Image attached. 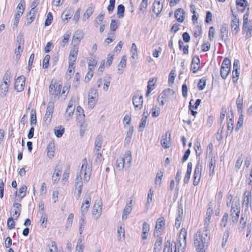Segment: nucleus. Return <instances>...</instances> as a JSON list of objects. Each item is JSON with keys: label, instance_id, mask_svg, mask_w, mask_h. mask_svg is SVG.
<instances>
[{"label": "nucleus", "instance_id": "nucleus-3", "mask_svg": "<svg viewBox=\"0 0 252 252\" xmlns=\"http://www.w3.org/2000/svg\"><path fill=\"white\" fill-rule=\"evenodd\" d=\"M173 94V90L171 89H165L158 96V101L159 105L163 106L164 104L171 99Z\"/></svg>", "mask_w": 252, "mask_h": 252}, {"label": "nucleus", "instance_id": "nucleus-43", "mask_svg": "<svg viewBox=\"0 0 252 252\" xmlns=\"http://www.w3.org/2000/svg\"><path fill=\"white\" fill-rule=\"evenodd\" d=\"M221 67L231 68V62L230 60L227 58H225L222 61Z\"/></svg>", "mask_w": 252, "mask_h": 252}, {"label": "nucleus", "instance_id": "nucleus-10", "mask_svg": "<svg viewBox=\"0 0 252 252\" xmlns=\"http://www.w3.org/2000/svg\"><path fill=\"white\" fill-rule=\"evenodd\" d=\"M228 29L226 24H223L220 27V37L221 41H224L225 43H226L228 38Z\"/></svg>", "mask_w": 252, "mask_h": 252}, {"label": "nucleus", "instance_id": "nucleus-26", "mask_svg": "<svg viewBox=\"0 0 252 252\" xmlns=\"http://www.w3.org/2000/svg\"><path fill=\"white\" fill-rule=\"evenodd\" d=\"M211 219V216H206V217L205 219V222H204V225H205V228L204 230L203 231V233L202 234V235H205V236H208V235L210 236L211 234L210 233V230L208 229V226L210 222Z\"/></svg>", "mask_w": 252, "mask_h": 252}, {"label": "nucleus", "instance_id": "nucleus-15", "mask_svg": "<svg viewBox=\"0 0 252 252\" xmlns=\"http://www.w3.org/2000/svg\"><path fill=\"white\" fill-rule=\"evenodd\" d=\"M171 133L167 132L162 135L160 143L164 148H168L171 145L170 139Z\"/></svg>", "mask_w": 252, "mask_h": 252}, {"label": "nucleus", "instance_id": "nucleus-14", "mask_svg": "<svg viewBox=\"0 0 252 252\" xmlns=\"http://www.w3.org/2000/svg\"><path fill=\"white\" fill-rule=\"evenodd\" d=\"M102 202L100 200L95 201L93 209V215L94 218L97 219L101 215L102 212L101 209Z\"/></svg>", "mask_w": 252, "mask_h": 252}, {"label": "nucleus", "instance_id": "nucleus-49", "mask_svg": "<svg viewBox=\"0 0 252 252\" xmlns=\"http://www.w3.org/2000/svg\"><path fill=\"white\" fill-rule=\"evenodd\" d=\"M30 122L31 125H35L36 124V116L35 110H32L31 111Z\"/></svg>", "mask_w": 252, "mask_h": 252}, {"label": "nucleus", "instance_id": "nucleus-23", "mask_svg": "<svg viewBox=\"0 0 252 252\" xmlns=\"http://www.w3.org/2000/svg\"><path fill=\"white\" fill-rule=\"evenodd\" d=\"M83 33L80 31L75 32L73 36L72 43L78 44L83 38Z\"/></svg>", "mask_w": 252, "mask_h": 252}, {"label": "nucleus", "instance_id": "nucleus-30", "mask_svg": "<svg viewBox=\"0 0 252 252\" xmlns=\"http://www.w3.org/2000/svg\"><path fill=\"white\" fill-rule=\"evenodd\" d=\"M243 97H241L239 94L238 98L236 100V105L238 109V112L240 113H242L243 109Z\"/></svg>", "mask_w": 252, "mask_h": 252}, {"label": "nucleus", "instance_id": "nucleus-13", "mask_svg": "<svg viewBox=\"0 0 252 252\" xmlns=\"http://www.w3.org/2000/svg\"><path fill=\"white\" fill-rule=\"evenodd\" d=\"M25 78L22 75L17 78L15 82V89L17 92H20L24 90Z\"/></svg>", "mask_w": 252, "mask_h": 252}, {"label": "nucleus", "instance_id": "nucleus-62", "mask_svg": "<svg viewBox=\"0 0 252 252\" xmlns=\"http://www.w3.org/2000/svg\"><path fill=\"white\" fill-rule=\"evenodd\" d=\"M70 37V33H66L63 35V38L62 40L61 46H64L68 42V39Z\"/></svg>", "mask_w": 252, "mask_h": 252}, {"label": "nucleus", "instance_id": "nucleus-4", "mask_svg": "<svg viewBox=\"0 0 252 252\" xmlns=\"http://www.w3.org/2000/svg\"><path fill=\"white\" fill-rule=\"evenodd\" d=\"M196 237L194 240V245L197 252H205L209 237Z\"/></svg>", "mask_w": 252, "mask_h": 252}, {"label": "nucleus", "instance_id": "nucleus-56", "mask_svg": "<svg viewBox=\"0 0 252 252\" xmlns=\"http://www.w3.org/2000/svg\"><path fill=\"white\" fill-rule=\"evenodd\" d=\"M148 0H142L140 5L139 9L144 13L147 9Z\"/></svg>", "mask_w": 252, "mask_h": 252}, {"label": "nucleus", "instance_id": "nucleus-48", "mask_svg": "<svg viewBox=\"0 0 252 252\" xmlns=\"http://www.w3.org/2000/svg\"><path fill=\"white\" fill-rule=\"evenodd\" d=\"M157 78L153 77L150 78L148 82V86L147 88L148 89H150L151 90H153L154 89V86H155V82L157 81Z\"/></svg>", "mask_w": 252, "mask_h": 252}, {"label": "nucleus", "instance_id": "nucleus-50", "mask_svg": "<svg viewBox=\"0 0 252 252\" xmlns=\"http://www.w3.org/2000/svg\"><path fill=\"white\" fill-rule=\"evenodd\" d=\"M193 100V99H191L190 100L189 103V109H191L192 108L194 109H197L198 106L200 105L201 103V99H197L196 100L194 104V105H192L191 102Z\"/></svg>", "mask_w": 252, "mask_h": 252}, {"label": "nucleus", "instance_id": "nucleus-19", "mask_svg": "<svg viewBox=\"0 0 252 252\" xmlns=\"http://www.w3.org/2000/svg\"><path fill=\"white\" fill-rule=\"evenodd\" d=\"M183 213V206L182 204H179L178 203V212H177L178 216L176 218V222L175 224L177 228L180 227V223H181L180 222H181V220H182Z\"/></svg>", "mask_w": 252, "mask_h": 252}, {"label": "nucleus", "instance_id": "nucleus-27", "mask_svg": "<svg viewBox=\"0 0 252 252\" xmlns=\"http://www.w3.org/2000/svg\"><path fill=\"white\" fill-rule=\"evenodd\" d=\"M179 238L180 246L178 247V252H184L186 245V237H179Z\"/></svg>", "mask_w": 252, "mask_h": 252}, {"label": "nucleus", "instance_id": "nucleus-2", "mask_svg": "<svg viewBox=\"0 0 252 252\" xmlns=\"http://www.w3.org/2000/svg\"><path fill=\"white\" fill-rule=\"evenodd\" d=\"M240 208L241 207L239 199L235 197L232 200L230 210V216L234 223H236L238 221L239 218Z\"/></svg>", "mask_w": 252, "mask_h": 252}, {"label": "nucleus", "instance_id": "nucleus-40", "mask_svg": "<svg viewBox=\"0 0 252 252\" xmlns=\"http://www.w3.org/2000/svg\"><path fill=\"white\" fill-rule=\"evenodd\" d=\"M131 53L132 54V58L133 59H137L138 57L137 49L136 45L135 43H132L131 48Z\"/></svg>", "mask_w": 252, "mask_h": 252}, {"label": "nucleus", "instance_id": "nucleus-31", "mask_svg": "<svg viewBox=\"0 0 252 252\" xmlns=\"http://www.w3.org/2000/svg\"><path fill=\"white\" fill-rule=\"evenodd\" d=\"M216 160L214 158H212L210 162L209 165V175L212 176L215 171V168L216 166Z\"/></svg>", "mask_w": 252, "mask_h": 252}, {"label": "nucleus", "instance_id": "nucleus-63", "mask_svg": "<svg viewBox=\"0 0 252 252\" xmlns=\"http://www.w3.org/2000/svg\"><path fill=\"white\" fill-rule=\"evenodd\" d=\"M147 118L146 117H143L141 119V123L139 126V130L140 131H142L145 128L147 122Z\"/></svg>", "mask_w": 252, "mask_h": 252}, {"label": "nucleus", "instance_id": "nucleus-1", "mask_svg": "<svg viewBox=\"0 0 252 252\" xmlns=\"http://www.w3.org/2000/svg\"><path fill=\"white\" fill-rule=\"evenodd\" d=\"M84 172V181L88 182L90 180L92 172V166L88 164L87 160L86 158L82 160V165L80 172L78 173L75 179V182H82L81 177L82 171Z\"/></svg>", "mask_w": 252, "mask_h": 252}, {"label": "nucleus", "instance_id": "nucleus-21", "mask_svg": "<svg viewBox=\"0 0 252 252\" xmlns=\"http://www.w3.org/2000/svg\"><path fill=\"white\" fill-rule=\"evenodd\" d=\"M243 32L246 33V39H249L252 35V22L247 24L246 25H243Z\"/></svg>", "mask_w": 252, "mask_h": 252}, {"label": "nucleus", "instance_id": "nucleus-8", "mask_svg": "<svg viewBox=\"0 0 252 252\" xmlns=\"http://www.w3.org/2000/svg\"><path fill=\"white\" fill-rule=\"evenodd\" d=\"M201 171L202 166L199 163H197L195 166L193 174V184L195 186L198 185L199 184L201 178Z\"/></svg>", "mask_w": 252, "mask_h": 252}, {"label": "nucleus", "instance_id": "nucleus-11", "mask_svg": "<svg viewBox=\"0 0 252 252\" xmlns=\"http://www.w3.org/2000/svg\"><path fill=\"white\" fill-rule=\"evenodd\" d=\"M132 202L133 197H130L129 201L126 203L122 214L123 220L126 219L127 216L131 212L133 206Z\"/></svg>", "mask_w": 252, "mask_h": 252}, {"label": "nucleus", "instance_id": "nucleus-28", "mask_svg": "<svg viewBox=\"0 0 252 252\" xmlns=\"http://www.w3.org/2000/svg\"><path fill=\"white\" fill-rule=\"evenodd\" d=\"M234 121L232 118H230L227 123L226 136L230 135L233 129Z\"/></svg>", "mask_w": 252, "mask_h": 252}, {"label": "nucleus", "instance_id": "nucleus-41", "mask_svg": "<svg viewBox=\"0 0 252 252\" xmlns=\"http://www.w3.org/2000/svg\"><path fill=\"white\" fill-rule=\"evenodd\" d=\"M27 187L25 185L22 186L19 189L18 196L20 198H23L26 194Z\"/></svg>", "mask_w": 252, "mask_h": 252}, {"label": "nucleus", "instance_id": "nucleus-46", "mask_svg": "<svg viewBox=\"0 0 252 252\" xmlns=\"http://www.w3.org/2000/svg\"><path fill=\"white\" fill-rule=\"evenodd\" d=\"M228 214L227 213H225L223 216L222 217L220 223V225L221 227H225L227 224V221H228Z\"/></svg>", "mask_w": 252, "mask_h": 252}, {"label": "nucleus", "instance_id": "nucleus-52", "mask_svg": "<svg viewBox=\"0 0 252 252\" xmlns=\"http://www.w3.org/2000/svg\"><path fill=\"white\" fill-rule=\"evenodd\" d=\"M79 223H80V228H79L80 234H82V232L83 229L84 228L85 223L84 216H83V215H82L81 218L80 219Z\"/></svg>", "mask_w": 252, "mask_h": 252}, {"label": "nucleus", "instance_id": "nucleus-42", "mask_svg": "<svg viewBox=\"0 0 252 252\" xmlns=\"http://www.w3.org/2000/svg\"><path fill=\"white\" fill-rule=\"evenodd\" d=\"M231 68L220 67V75L223 79H226L230 72Z\"/></svg>", "mask_w": 252, "mask_h": 252}, {"label": "nucleus", "instance_id": "nucleus-9", "mask_svg": "<svg viewBox=\"0 0 252 252\" xmlns=\"http://www.w3.org/2000/svg\"><path fill=\"white\" fill-rule=\"evenodd\" d=\"M231 27L232 34L236 35L239 30V20L236 15L234 14L231 17Z\"/></svg>", "mask_w": 252, "mask_h": 252}, {"label": "nucleus", "instance_id": "nucleus-34", "mask_svg": "<svg viewBox=\"0 0 252 252\" xmlns=\"http://www.w3.org/2000/svg\"><path fill=\"white\" fill-rule=\"evenodd\" d=\"M84 249V244L82 242V239L81 238L78 239L76 247V252H83Z\"/></svg>", "mask_w": 252, "mask_h": 252}, {"label": "nucleus", "instance_id": "nucleus-54", "mask_svg": "<svg viewBox=\"0 0 252 252\" xmlns=\"http://www.w3.org/2000/svg\"><path fill=\"white\" fill-rule=\"evenodd\" d=\"M14 220H15L14 218L12 217L9 218L7 220V227L10 229L13 228L15 227V222Z\"/></svg>", "mask_w": 252, "mask_h": 252}, {"label": "nucleus", "instance_id": "nucleus-38", "mask_svg": "<svg viewBox=\"0 0 252 252\" xmlns=\"http://www.w3.org/2000/svg\"><path fill=\"white\" fill-rule=\"evenodd\" d=\"M54 131L56 136L59 138L62 136L64 128L62 126H59L55 129Z\"/></svg>", "mask_w": 252, "mask_h": 252}, {"label": "nucleus", "instance_id": "nucleus-7", "mask_svg": "<svg viewBox=\"0 0 252 252\" xmlns=\"http://www.w3.org/2000/svg\"><path fill=\"white\" fill-rule=\"evenodd\" d=\"M240 64L238 60H235L233 63V70L232 73V78L233 83H236L239 78L240 74Z\"/></svg>", "mask_w": 252, "mask_h": 252}, {"label": "nucleus", "instance_id": "nucleus-20", "mask_svg": "<svg viewBox=\"0 0 252 252\" xmlns=\"http://www.w3.org/2000/svg\"><path fill=\"white\" fill-rule=\"evenodd\" d=\"M185 12L183 9L178 8L174 12V17L180 23H182L185 19Z\"/></svg>", "mask_w": 252, "mask_h": 252}, {"label": "nucleus", "instance_id": "nucleus-36", "mask_svg": "<svg viewBox=\"0 0 252 252\" xmlns=\"http://www.w3.org/2000/svg\"><path fill=\"white\" fill-rule=\"evenodd\" d=\"M93 8L89 7L88 8H87L83 15L82 18L83 21H85L86 20L88 19L90 16L93 14Z\"/></svg>", "mask_w": 252, "mask_h": 252}, {"label": "nucleus", "instance_id": "nucleus-59", "mask_svg": "<svg viewBox=\"0 0 252 252\" xmlns=\"http://www.w3.org/2000/svg\"><path fill=\"white\" fill-rule=\"evenodd\" d=\"M163 176V174L162 172L158 173L156 176V178L155 179V184L157 185H160L161 184L162 181V177Z\"/></svg>", "mask_w": 252, "mask_h": 252}, {"label": "nucleus", "instance_id": "nucleus-22", "mask_svg": "<svg viewBox=\"0 0 252 252\" xmlns=\"http://www.w3.org/2000/svg\"><path fill=\"white\" fill-rule=\"evenodd\" d=\"M76 115L77 116V120L79 122L81 123V126H83V121H84L85 118V114H84V111L81 108V106H78L76 108Z\"/></svg>", "mask_w": 252, "mask_h": 252}, {"label": "nucleus", "instance_id": "nucleus-24", "mask_svg": "<svg viewBox=\"0 0 252 252\" xmlns=\"http://www.w3.org/2000/svg\"><path fill=\"white\" fill-rule=\"evenodd\" d=\"M74 10L73 8L70 7L67 9H66L62 15V19L63 21H67L68 19H70L72 16V15L73 13Z\"/></svg>", "mask_w": 252, "mask_h": 252}, {"label": "nucleus", "instance_id": "nucleus-6", "mask_svg": "<svg viewBox=\"0 0 252 252\" xmlns=\"http://www.w3.org/2000/svg\"><path fill=\"white\" fill-rule=\"evenodd\" d=\"M165 224V220L163 218H159L157 222L154 231V236H159L161 235V232L163 230Z\"/></svg>", "mask_w": 252, "mask_h": 252}, {"label": "nucleus", "instance_id": "nucleus-16", "mask_svg": "<svg viewBox=\"0 0 252 252\" xmlns=\"http://www.w3.org/2000/svg\"><path fill=\"white\" fill-rule=\"evenodd\" d=\"M132 101L135 108L141 109L143 103L142 95L134 94L132 97Z\"/></svg>", "mask_w": 252, "mask_h": 252}, {"label": "nucleus", "instance_id": "nucleus-64", "mask_svg": "<svg viewBox=\"0 0 252 252\" xmlns=\"http://www.w3.org/2000/svg\"><path fill=\"white\" fill-rule=\"evenodd\" d=\"M75 108H70V107H67L65 112V117H70L74 113Z\"/></svg>", "mask_w": 252, "mask_h": 252}, {"label": "nucleus", "instance_id": "nucleus-29", "mask_svg": "<svg viewBox=\"0 0 252 252\" xmlns=\"http://www.w3.org/2000/svg\"><path fill=\"white\" fill-rule=\"evenodd\" d=\"M102 138L101 136L100 135H97L96 137V139L95 140V146L96 148L95 150L98 152L100 150V149L101 148L102 146Z\"/></svg>", "mask_w": 252, "mask_h": 252}, {"label": "nucleus", "instance_id": "nucleus-12", "mask_svg": "<svg viewBox=\"0 0 252 252\" xmlns=\"http://www.w3.org/2000/svg\"><path fill=\"white\" fill-rule=\"evenodd\" d=\"M62 166L58 164L56 165L53 175L52 177V182L54 184L58 183L60 179V175L62 173Z\"/></svg>", "mask_w": 252, "mask_h": 252}, {"label": "nucleus", "instance_id": "nucleus-55", "mask_svg": "<svg viewBox=\"0 0 252 252\" xmlns=\"http://www.w3.org/2000/svg\"><path fill=\"white\" fill-rule=\"evenodd\" d=\"M53 20V16L51 12H49L47 14V18L45 20L44 25L45 26H49Z\"/></svg>", "mask_w": 252, "mask_h": 252}, {"label": "nucleus", "instance_id": "nucleus-58", "mask_svg": "<svg viewBox=\"0 0 252 252\" xmlns=\"http://www.w3.org/2000/svg\"><path fill=\"white\" fill-rule=\"evenodd\" d=\"M244 121V116L242 113L240 115L239 118L237 122V125L235 128V130H237L239 128L243 126Z\"/></svg>", "mask_w": 252, "mask_h": 252}, {"label": "nucleus", "instance_id": "nucleus-45", "mask_svg": "<svg viewBox=\"0 0 252 252\" xmlns=\"http://www.w3.org/2000/svg\"><path fill=\"white\" fill-rule=\"evenodd\" d=\"M62 89V86L60 85H57L55 89L54 90V91L52 92V94H51L50 95L54 96V97H56L58 95H59L61 93Z\"/></svg>", "mask_w": 252, "mask_h": 252}, {"label": "nucleus", "instance_id": "nucleus-35", "mask_svg": "<svg viewBox=\"0 0 252 252\" xmlns=\"http://www.w3.org/2000/svg\"><path fill=\"white\" fill-rule=\"evenodd\" d=\"M125 11V7L123 4H120L117 6V14L119 18H122L124 17Z\"/></svg>", "mask_w": 252, "mask_h": 252}, {"label": "nucleus", "instance_id": "nucleus-17", "mask_svg": "<svg viewBox=\"0 0 252 252\" xmlns=\"http://www.w3.org/2000/svg\"><path fill=\"white\" fill-rule=\"evenodd\" d=\"M54 104L53 102H49L46 108V113L45 115V121L50 122L51 120L52 114L54 111Z\"/></svg>", "mask_w": 252, "mask_h": 252}, {"label": "nucleus", "instance_id": "nucleus-18", "mask_svg": "<svg viewBox=\"0 0 252 252\" xmlns=\"http://www.w3.org/2000/svg\"><path fill=\"white\" fill-rule=\"evenodd\" d=\"M162 1L163 0H155L153 3V11L157 15H158L161 12L163 8Z\"/></svg>", "mask_w": 252, "mask_h": 252}, {"label": "nucleus", "instance_id": "nucleus-37", "mask_svg": "<svg viewBox=\"0 0 252 252\" xmlns=\"http://www.w3.org/2000/svg\"><path fill=\"white\" fill-rule=\"evenodd\" d=\"M249 194V191L248 190L245 191L244 193V199L243 201V205H245L247 208L249 206V203L250 201Z\"/></svg>", "mask_w": 252, "mask_h": 252}, {"label": "nucleus", "instance_id": "nucleus-33", "mask_svg": "<svg viewBox=\"0 0 252 252\" xmlns=\"http://www.w3.org/2000/svg\"><path fill=\"white\" fill-rule=\"evenodd\" d=\"M48 153L47 155L49 158H52L54 156L55 147L54 144L50 143L47 147Z\"/></svg>", "mask_w": 252, "mask_h": 252}, {"label": "nucleus", "instance_id": "nucleus-47", "mask_svg": "<svg viewBox=\"0 0 252 252\" xmlns=\"http://www.w3.org/2000/svg\"><path fill=\"white\" fill-rule=\"evenodd\" d=\"M117 168L119 170H122L124 167L125 163L122 158H120L117 159Z\"/></svg>", "mask_w": 252, "mask_h": 252}, {"label": "nucleus", "instance_id": "nucleus-60", "mask_svg": "<svg viewBox=\"0 0 252 252\" xmlns=\"http://www.w3.org/2000/svg\"><path fill=\"white\" fill-rule=\"evenodd\" d=\"M47 247H48V252H56L57 248L55 242H52L51 245L49 244Z\"/></svg>", "mask_w": 252, "mask_h": 252}, {"label": "nucleus", "instance_id": "nucleus-53", "mask_svg": "<svg viewBox=\"0 0 252 252\" xmlns=\"http://www.w3.org/2000/svg\"><path fill=\"white\" fill-rule=\"evenodd\" d=\"M206 80L204 78H201L197 84V87L199 90H203L206 86Z\"/></svg>", "mask_w": 252, "mask_h": 252}, {"label": "nucleus", "instance_id": "nucleus-25", "mask_svg": "<svg viewBox=\"0 0 252 252\" xmlns=\"http://www.w3.org/2000/svg\"><path fill=\"white\" fill-rule=\"evenodd\" d=\"M125 164L127 167H129L132 161L131 153L130 151H127L125 153L124 157L122 158Z\"/></svg>", "mask_w": 252, "mask_h": 252}, {"label": "nucleus", "instance_id": "nucleus-51", "mask_svg": "<svg viewBox=\"0 0 252 252\" xmlns=\"http://www.w3.org/2000/svg\"><path fill=\"white\" fill-rule=\"evenodd\" d=\"M160 109L157 107V106H155L153 107L152 110V116L153 117H157L159 116L160 114Z\"/></svg>", "mask_w": 252, "mask_h": 252}, {"label": "nucleus", "instance_id": "nucleus-5", "mask_svg": "<svg viewBox=\"0 0 252 252\" xmlns=\"http://www.w3.org/2000/svg\"><path fill=\"white\" fill-rule=\"evenodd\" d=\"M98 92L95 89H91L88 94V105L93 108L95 105L98 99Z\"/></svg>", "mask_w": 252, "mask_h": 252}, {"label": "nucleus", "instance_id": "nucleus-44", "mask_svg": "<svg viewBox=\"0 0 252 252\" xmlns=\"http://www.w3.org/2000/svg\"><path fill=\"white\" fill-rule=\"evenodd\" d=\"M24 46H18L17 48H16L15 50V54L16 56V59L17 60L20 58L21 53L23 51Z\"/></svg>", "mask_w": 252, "mask_h": 252}, {"label": "nucleus", "instance_id": "nucleus-39", "mask_svg": "<svg viewBox=\"0 0 252 252\" xmlns=\"http://www.w3.org/2000/svg\"><path fill=\"white\" fill-rule=\"evenodd\" d=\"M119 23L118 20H115L114 19H112L111 21V23L110 25V28L111 31L114 32L118 28V26L119 25Z\"/></svg>", "mask_w": 252, "mask_h": 252}, {"label": "nucleus", "instance_id": "nucleus-57", "mask_svg": "<svg viewBox=\"0 0 252 252\" xmlns=\"http://www.w3.org/2000/svg\"><path fill=\"white\" fill-rule=\"evenodd\" d=\"M23 12L19 10L15 15V17L13 23V26L16 27L19 21L20 16L22 15Z\"/></svg>", "mask_w": 252, "mask_h": 252}, {"label": "nucleus", "instance_id": "nucleus-32", "mask_svg": "<svg viewBox=\"0 0 252 252\" xmlns=\"http://www.w3.org/2000/svg\"><path fill=\"white\" fill-rule=\"evenodd\" d=\"M35 12L33 10H30L27 15V24L30 25L35 19Z\"/></svg>", "mask_w": 252, "mask_h": 252}, {"label": "nucleus", "instance_id": "nucleus-61", "mask_svg": "<svg viewBox=\"0 0 252 252\" xmlns=\"http://www.w3.org/2000/svg\"><path fill=\"white\" fill-rule=\"evenodd\" d=\"M162 243V240L161 238V237H159V239H158L156 242L155 244V247H154V250L156 251L158 250V251H160L161 248V245Z\"/></svg>", "mask_w": 252, "mask_h": 252}]
</instances>
